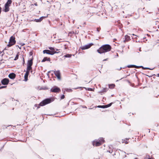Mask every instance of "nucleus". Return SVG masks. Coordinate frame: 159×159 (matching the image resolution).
<instances>
[{
  "label": "nucleus",
  "mask_w": 159,
  "mask_h": 159,
  "mask_svg": "<svg viewBox=\"0 0 159 159\" xmlns=\"http://www.w3.org/2000/svg\"><path fill=\"white\" fill-rule=\"evenodd\" d=\"M111 46L108 44L102 45L98 49L97 52L99 54L106 52L110 51L111 49Z\"/></svg>",
  "instance_id": "obj_1"
},
{
  "label": "nucleus",
  "mask_w": 159,
  "mask_h": 159,
  "mask_svg": "<svg viewBox=\"0 0 159 159\" xmlns=\"http://www.w3.org/2000/svg\"><path fill=\"white\" fill-rule=\"evenodd\" d=\"M51 98H46L41 102L39 104H35V106L37 107V108H39L40 106H43L45 105L46 104L50 103L51 102H52L53 100H51Z\"/></svg>",
  "instance_id": "obj_2"
},
{
  "label": "nucleus",
  "mask_w": 159,
  "mask_h": 159,
  "mask_svg": "<svg viewBox=\"0 0 159 159\" xmlns=\"http://www.w3.org/2000/svg\"><path fill=\"white\" fill-rule=\"evenodd\" d=\"M15 39V37L13 36H12L10 37L9 43L7 45L8 47H10L16 43V41Z\"/></svg>",
  "instance_id": "obj_3"
},
{
  "label": "nucleus",
  "mask_w": 159,
  "mask_h": 159,
  "mask_svg": "<svg viewBox=\"0 0 159 159\" xmlns=\"http://www.w3.org/2000/svg\"><path fill=\"white\" fill-rule=\"evenodd\" d=\"M50 91L53 93H59L61 91V90L58 87L54 86L51 89Z\"/></svg>",
  "instance_id": "obj_4"
},
{
  "label": "nucleus",
  "mask_w": 159,
  "mask_h": 159,
  "mask_svg": "<svg viewBox=\"0 0 159 159\" xmlns=\"http://www.w3.org/2000/svg\"><path fill=\"white\" fill-rule=\"evenodd\" d=\"M93 45V44L92 43H91L85 45L84 46L80 47V48L82 50H85L88 49L90 48Z\"/></svg>",
  "instance_id": "obj_5"
},
{
  "label": "nucleus",
  "mask_w": 159,
  "mask_h": 159,
  "mask_svg": "<svg viewBox=\"0 0 159 159\" xmlns=\"http://www.w3.org/2000/svg\"><path fill=\"white\" fill-rule=\"evenodd\" d=\"M9 82V79L8 78H4L1 81L2 84L3 85H7Z\"/></svg>",
  "instance_id": "obj_6"
},
{
  "label": "nucleus",
  "mask_w": 159,
  "mask_h": 159,
  "mask_svg": "<svg viewBox=\"0 0 159 159\" xmlns=\"http://www.w3.org/2000/svg\"><path fill=\"white\" fill-rule=\"evenodd\" d=\"M53 73L57 77V79L58 80H60L61 79V74L60 71L59 70L57 71H53Z\"/></svg>",
  "instance_id": "obj_7"
},
{
  "label": "nucleus",
  "mask_w": 159,
  "mask_h": 159,
  "mask_svg": "<svg viewBox=\"0 0 159 159\" xmlns=\"http://www.w3.org/2000/svg\"><path fill=\"white\" fill-rule=\"evenodd\" d=\"M101 142L99 141L98 140H95L93 141V146H98L101 144Z\"/></svg>",
  "instance_id": "obj_8"
},
{
  "label": "nucleus",
  "mask_w": 159,
  "mask_h": 159,
  "mask_svg": "<svg viewBox=\"0 0 159 159\" xmlns=\"http://www.w3.org/2000/svg\"><path fill=\"white\" fill-rule=\"evenodd\" d=\"M16 77V75L14 73H10L8 75V77L9 78L11 79H14Z\"/></svg>",
  "instance_id": "obj_9"
},
{
  "label": "nucleus",
  "mask_w": 159,
  "mask_h": 159,
  "mask_svg": "<svg viewBox=\"0 0 159 159\" xmlns=\"http://www.w3.org/2000/svg\"><path fill=\"white\" fill-rule=\"evenodd\" d=\"M33 57H32V58L31 59L27 61V66H32L33 65Z\"/></svg>",
  "instance_id": "obj_10"
},
{
  "label": "nucleus",
  "mask_w": 159,
  "mask_h": 159,
  "mask_svg": "<svg viewBox=\"0 0 159 159\" xmlns=\"http://www.w3.org/2000/svg\"><path fill=\"white\" fill-rule=\"evenodd\" d=\"M30 73L28 72H26L24 75V80L25 81H26L28 80V77Z\"/></svg>",
  "instance_id": "obj_11"
},
{
  "label": "nucleus",
  "mask_w": 159,
  "mask_h": 159,
  "mask_svg": "<svg viewBox=\"0 0 159 159\" xmlns=\"http://www.w3.org/2000/svg\"><path fill=\"white\" fill-rule=\"evenodd\" d=\"M66 43H65L63 44L64 46V48L65 49H68V46H69L70 44V43L68 41H66Z\"/></svg>",
  "instance_id": "obj_12"
},
{
  "label": "nucleus",
  "mask_w": 159,
  "mask_h": 159,
  "mask_svg": "<svg viewBox=\"0 0 159 159\" xmlns=\"http://www.w3.org/2000/svg\"><path fill=\"white\" fill-rule=\"evenodd\" d=\"M108 90V89L107 88H103V89L99 92V93H100L101 95L102 94V93H105Z\"/></svg>",
  "instance_id": "obj_13"
},
{
  "label": "nucleus",
  "mask_w": 159,
  "mask_h": 159,
  "mask_svg": "<svg viewBox=\"0 0 159 159\" xmlns=\"http://www.w3.org/2000/svg\"><path fill=\"white\" fill-rule=\"evenodd\" d=\"M18 3L19 6L20 7V8L22 9H24L25 8V5L23 3H22L21 2H19Z\"/></svg>",
  "instance_id": "obj_14"
},
{
  "label": "nucleus",
  "mask_w": 159,
  "mask_h": 159,
  "mask_svg": "<svg viewBox=\"0 0 159 159\" xmlns=\"http://www.w3.org/2000/svg\"><path fill=\"white\" fill-rule=\"evenodd\" d=\"M46 61H50V58L49 57L48 58L47 57H44L43 59L41 61V62H43Z\"/></svg>",
  "instance_id": "obj_15"
},
{
  "label": "nucleus",
  "mask_w": 159,
  "mask_h": 159,
  "mask_svg": "<svg viewBox=\"0 0 159 159\" xmlns=\"http://www.w3.org/2000/svg\"><path fill=\"white\" fill-rule=\"evenodd\" d=\"M127 67L129 68H139V66H137L134 65H129L127 66Z\"/></svg>",
  "instance_id": "obj_16"
},
{
  "label": "nucleus",
  "mask_w": 159,
  "mask_h": 159,
  "mask_svg": "<svg viewBox=\"0 0 159 159\" xmlns=\"http://www.w3.org/2000/svg\"><path fill=\"white\" fill-rule=\"evenodd\" d=\"M130 40V37L127 35L125 36V40L124 41V42L129 41Z\"/></svg>",
  "instance_id": "obj_17"
},
{
  "label": "nucleus",
  "mask_w": 159,
  "mask_h": 159,
  "mask_svg": "<svg viewBox=\"0 0 159 159\" xmlns=\"http://www.w3.org/2000/svg\"><path fill=\"white\" fill-rule=\"evenodd\" d=\"M9 7L7 6H6V5H5V9L4 10V11L5 12H8L9 10Z\"/></svg>",
  "instance_id": "obj_18"
},
{
  "label": "nucleus",
  "mask_w": 159,
  "mask_h": 159,
  "mask_svg": "<svg viewBox=\"0 0 159 159\" xmlns=\"http://www.w3.org/2000/svg\"><path fill=\"white\" fill-rule=\"evenodd\" d=\"M59 52H57L55 51H50L49 55H53L55 53H58Z\"/></svg>",
  "instance_id": "obj_19"
},
{
  "label": "nucleus",
  "mask_w": 159,
  "mask_h": 159,
  "mask_svg": "<svg viewBox=\"0 0 159 159\" xmlns=\"http://www.w3.org/2000/svg\"><path fill=\"white\" fill-rule=\"evenodd\" d=\"M12 2V1L11 0H8L7 2L5 3V5H6V6H10V5L11 3Z\"/></svg>",
  "instance_id": "obj_20"
},
{
  "label": "nucleus",
  "mask_w": 159,
  "mask_h": 159,
  "mask_svg": "<svg viewBox=\"0 0 159 159\" xmlns=\"http://www.w3.org/2000/svg\"><path fill=\"white\" fill-rule=\"evenodd\" d=\"M32 66H27L26 71L30 73V70H32Z\"/></svg>",
  "instance_id": "obj_21"
},
{
  "label": "nucleus",
  "mask_w": 159,
  "mask_h": 159,
  "mask_svg": "<svg viewBox=\"0 0 159 159\" xmlns=\"http://www.w3.org/2000/svg\"><path fill=\"white\" fill-rule=\"evenodd\" d=\"M50 52V50H43V52L44 54L46 53V54H49Z\"/></svg>",
  "instance_id": "obj_22"
},
{
  "label": "nucleus",
  "mask_w": 159,
  "mask_h": 159,
  "mask_svg": "<svg viewBox=\"0 0 159 159\" xmlns=\"http://www.w3.org/2000/svg\"><path fill=\"white\" fill-rule=\"evenodd\" d=\"M64 90H65V91L64 92V94L65 91H66L68 92H71L72 91V89H70L66 88Z\"/></svg>",
  "instance_id": "obj_23"
},
{
  "label": "nucleus",
  "mask_w": 159,
  "mask_h": 159,
  "mask_svg": "<svg viewBox=\"0 0 159 159\" xmlns=\"http://www.w3.org/2000/svg\"><path fill=\"white\" fill-rule=\"evenodd\" d=\"M109 88L110 89H112L114 88L115 86V85L114 84H109L108 85Z\"/></svg>",
  "instance_id": "obj_24"
},
{
  "label": "nucleus",
  "mask_w": 159,
  "mask_h": 159,
  "mask_svg": "<svg viewBox=\"0 0 159 159\" xmlns=\"http://www.w3.org/2000/svg\"><path fill=\"white\" fill-rule=\"evenodd\" d=\"M98 140L101 143H103L104 141V140L102 138H100Z\"/></svg>",
  "instance_id": "obj_25"
},
{
  "label": "nucleus",
  "mask_w": 159,
  "mask_h": 159,
  "mask_svg": "<svg viewBox=\"0 0 159 159\" xmlns=\"http://www.w3.org/2000/svg\"><path fill=\"white\" fill-rule=\"evenodd\" d=\"M72 55L70 54H66L64 55V57L66 58H70L71 57Z\"/></svg>",
  "instance_id": "obj_26"
},
{
  "label": "nucleus",
  "mask_w": 159,
  "mask_h": 159,
  "mask_svg": "<svg viewBox=\"0 0 159 159\" xmlns=\"http://www.w3.org/2000/svg\"><path fill=\"white\" fill-rule=\"evenodd\" d=\"M48 15L46 16H41V17H40L39 18V19H40V20L41 21L43 19H44L45 18H46L47 17H48Z\"/></svg>",
  "instance_id": "obj_27"
},
{
  "label": "nucleus",
  "mask_w": 159,
  "mask_h": 159,
  "mask_svg": "<svg viewBox=\"0 0 159 159\" xmlns=\"http://www.w3.org/2000/svg\"><path fill=\"white\" fill-rule=\"evenodd\" d=\"M97 107L100 108H106V107H105V105H99Z\"/></svg>",
  "instance_id": "obj_28"
},
{
  "label": "nucleus",
  "mask_w": 159,
  "mask_h": 159,
  "mask_svg": "<svg viewBox=\"0 0 159 159\" xmlns=\"http://www.w3.org/2000/svg\"><path fill=\"white\" fill-rule=\"evenodd\" d=\"M142 68V69H144V70L149 69V68H148V67H144L142 66H139V68Z\"/></svg>",
  "instance_id": "obj_29"
},
{
  "label": "nucleus",
  "mask_w": 159,
  "mask_h": 159,
  "mask_svg": "<svg viewBox=\"0 0 159 159\" xmlns=\"http://www.w3.org/2000/svg\"><path fill=\"white\" fill-rule=\"evenodd\" d=\"M144 159H152L150 157V156L148 155H146L144 157Z\"/></svg>",
  "instance_id": "obj_30"
},
{
  "label": "nucleus",
  "mask_w": 159,
  "mask_h": 159,
  "mask_svg": "<svg viewBox=\"0 0 159 159\" xmlns=\"http://www.w3.org/2000/svg\"><path fill=\"white\" fill-rule=\"evenodd\" d=\"M112 103L111 102V103H110L109 104H108L107 105H105V107H106V108H107L108 107H110V106H111Z\"/></svg>",
  "instance_id": "obj_31"
},
{
  "label": "nucleus",
  "mask_w": 159,
  "mask_h": 159,
  "mask_svg": "<svg viewBox=\"0 0 159 159\" xmlns=\"http://www.w3.org/2000/svg\"><path fill=\"white\" fill-rule=\"evenodd\" d=\"M19 56V55L18 53L16 55L15 58H14V60L16 61V60H17L18 59Z\"/></svg>",
  "instance_id": "obj_32"
},
{
  "label": "nucleus",
  "mask_w": 159,
  "mask_h": 159,
  "mask_svg": "<svg viewBox=\"0 0 159 159\" xmlns=\"http://www.w3.org/2000/svg\"><path fill=\"white\" fill-rule=\"evenodd\" d=\"M34 21L37 22H41L39 18V19H35Z\"/></svg>",
  "instance_id": "obj_33"
},
{
  "label": "nucleus",
  "mask_w": 159,
  "mask_h": 159,
  "mask_svg": "<svg viewBox=\"0 0 159 159\" xmlns=\"http://www.w3.org/2000/svg\"><path fill=\"white\" fill-rule=\"evenodd\" d=\"M49 49L51 51H55V48L53 47H49Z\"/></svg>",
  "instance_id": "obj_34"
},
{
  "label": "nucleus",
  "mask_w": 159,
  "mask_h": 159,
  "mask_svg": "<svg viewBox=\"0 0 159 159\" xmlns=\"http://www.w3.org/2000/svg\"><path fill=\"white\" fill-rule=\"evenodd\" d=\"M65 97V96L64 94L62 95H61V100H62Z\"/></svg>",
  "instance_id": "obj_35"
},
{
  "label": "nucleus",
  "mask_w": 159,
  "mask_h": 159,
  "mask_svg": "<svg viewBox=\"0 0 159 159\" xmlns=\"http://www.w3.org/2000/svg\"><path fill=\"white\" fill-rule=\"evenodd\" d=\"M33 54V52L31 51L30 52V53H29L30 56H32Z\"/></svg>",
  "instance_id": "obj_36"
},
{
  "label": "nucleus",
  "mask_w": 159,
  "mask_h": 159,
  "mask_svg": "<svg viewBox=\"0 0 159 159\" xmlns=\"http://www.w3.org/2000/svg\"><path fill=\"white\" fill-rule=\"evenodd\" d=\"M7 87L6 86H0V89H3V88H6Z\"/></svg>",
  "instance_id": "obj_37"
},
{
  "label": "nucleus",
  "mask_w": 159,
  "mask_h": 159,
  "mask_svg": "<svg viewBox=\"0 0 159 159\" xmlns=\"http://www.w3.org/2000/svg\"><path fill=\"white\" fill-rule=\"evenodd\" d=\"M53 72V71H52V70H50V71H49L48 72V74H47V75L48 76V77H49V73H50L51 72Z\"/></svg>",
  "instance_id": "obj_38"
},
{
  "label": "nucleus",
  "mask_w": 159,
  "mask_h": 159,
  "mask_svg": "<svg viewBox=\"0 0 159 159\" xmlns=\"http://www.w3.org/2000/svg\"><path fill=\"white\" fill-rule=\"evenodd\" d=\"M100 28H97V31L98 32L100 31Z\"/></svg>",
  "instance_id": "obj_39"
},
{
  "label": "nucleus",
  "mask_w": 159,
  "mask_h": 159,
  "mask_svg": "<svg viewBox=\"0 0 159 159\" xmlns=\"http://www.w3.org/2000/svg\"><path fill=\"white\" fill-rule=\"evenodd\" d=\"M112 151H113L112 150L111 151L109 150V151H107L108 152H109L110 153H111L112 152Z\"/></svg>",
  "instance_id": "obj_40"
},
{
  "label": "nucleus",
  "mask_w": 159,
  "mask_h": 159,
  "mask_svg": "<svg viewBox=\"0 0 159 159\" xmlns=\"http://www.w3.org/2000/svg\"><path fill=\"white\" fill-rule=\"evenodd\" d=\"M20 44L21 45V46H23L25 44L24 43H21Z\"/></svg>",
  "instance_id": "obj_41"
},
{
  "label": "nucleus",
  "mask_w": 159,
  "mask_h": 159,
  "mask_svg": "<svg viewBox=\"0 0 159 159\" xmlns=\"http://www.w3.org/2000/svg\"><path fill=\"white\" fill-rule=\"evenodd\" d=\"M88 90L89 91H92V89L90 88H88Z\"/></svg>",
  "instance_id": "obj_42"
},
{
  "label": "nucleus",
  "mask_w": 159,
  "mask_h": 159,
  "mask_svg": "<svg viewBox=\"0 0 159 159\" xmlns=\"http://www.w3.org/2000/svg\"><path fill=\"white\" fill-rule=\"evenodd\" d=\"M116 55L115 56V57H118V54L117 53H116Z\"/></svg>",
  "instance_id": "obj_43"
},
{
  "label": "nucleus",
  "mask_w": 159,
  "mask_h": 159,
  "mask_svg": "<svg viewBox=\"0 0 159 159\" xmlns=\"http://www.w3.org/2000/svg\"><path fill=\"white\" fill-rule=\"evenodd\" d=\"M107 59H104V60H103V61H107Z\"/></svg>",
  "instance_id": "obj_44"
},
{
  "label": "nucleus",
  "mask_w": 159,
  "mask_h": 159,
  "mask_svg": "<svg viewBox=\"0 0 159 159\" xmlns=\"http://www.w3.org/2000/svg\"><path fill=\"white\" fill-rule=\"evenodd\" d=\"M18 46L20 49H21V46H20V47H19V46Z\"/></svg>",
  "instance_id": "obj_45"
},
{
  "label": "nucleus",
  "mask_w": 159,
  "mask_h": 159,
  "mask_svg": "<svg viewBox=\"0 0 159 159\" xmlns=\"http://www.w3.org/2000/svg\"><path fill=\"white\" fill-rule=\"evenodd\" d=\"M83 108H87V107L86 106H83Z\"/></svg>",
  "instance_id": "obj_46"
},
{
  "label": "nucleus",
  "mask_w": 159,
  "mask_h": 159,
  "mask_svg": "<svg viewBox=\"0 0 159 159\" xmlns=\"http://www.w3.org/2000/svg\"><path fill=\"white\" fill-rule=\"evenodd\" d=\"M34 5H35L36 6H37V4L36 3L35 4H34Z\"/></svg>",
  "instance_id": "obj_47"
},
{
  "label": "nucleus",
  "mask_w": 159,
  "mask_h": 159,
  "mask_svg": "<svg viewBox=\"0 0 159 159\" xmlns=\"http://www.w3.org/2000/svg\"><path fill=\"white\" fill-rule=\"evenodd\" d=\"M149 70H152L153 69V68H149Z\"/></svg>",
  "instance_id": "obj_48"
},
{
  "label": "nucleus",
  "mask_w": 159,
  "mask_h": 159,
  "mask_svg": "<svg viewBox=\"0 0 159 159\" xmlns=\"http://www.w3.org/2000/svg\"><path fill=\"white\" fill-rule=\"evenodd\" d=\"M56 51H58L59 50L58 49H56Z\"/></svg>",
  "instance_id": "obj_49"
},
{
  "label": "nucleus",
  "mask_w": 159,
  "mask_h": 159,
  "mask_svg": "<svg viewBox=\"0 0 159 159\" xmlns=\"http://www.w3.org/2000/svg\"><path fill=\"white\" fill-rule=\"evenodd\" d=\"M125 143H126V144H127V143H128V142H127V141H126V142H125Z\"/></svg>",
  "instance_id": "obj_50"
},
{
  "label": "nucleus",
  "mask_w": 159,
  "mask_h": 159,
  "mask_svg": "<svg viewBox=\"0 0 159 159\" xmlns=\"http://www.w3.org/2000/svg\"><path fill=\"white\" fill-rule=\"evenodd\" d=\"M79 99H80V100H81L82 101H83V100L82 99H81L79 98Z\"/></svg>",
  "instance_id": "obj_51"
},
{
  "label": "nucleus",
  "mask_w": 159,
  "mask_h": 159,
  "mask_svg": "<svg viewBox=\"0 0 159 159\" xmlns=\"http://www.w3.org/2000/svg\"><path fill=\"white\" fill-rule=\"evenodd\" d=\"M157 76L159 77V74H157Z\"/></svg>",
  "instance_id": "obj_52"
},
{
  "label": "nucleus",
  "mask_w": 159,
  "mask_h": 159,
  "mask_svg": "<svg viewBox=\"0 0 159 159\" xmlns=\"http://www.w3.org/2000/svg\"><path fill=\"white\" fill-rule=\"evenodd\" d=\"M148 132H149H149H150V131L149 129H148Z\"/></svg>",
  "instance_id": "obj_53"
},
{
  "label": "nucleus",
  "mask_w": 159,
  "mask_h": 159,
  "mask_svg": "<svg viewBox=\"0 0 159 159\" xmlns=\"http://www.w3.org/2000/svg\"><path fill=\"white\" fill-rule=\"evenodd\" d=\"M114 155H115V153H114V154H113V156H114Z\"/></svg>",
  "instance_id": "obj_54"
},
{
  "label": "nucleus",
  "mask_w": 159,
  "mask_h": 159,
  "mask_svg": "<svg viewBox=\"0 0 159 159\" xmlns=\"http://www.w3.org/2000/svg\"><path fill=\"white\" fill-rule=\"evenodd\" d=\"M121 68L120 67L119 69V70H120L121 69Z\"/></svg>",
  "instance_id": "obj_55"
},
{
  "label": "nucleus",
  "mask_w": 159,
  "mask_h": 159,
  "mask_svg": "<svg viewBox=\"0 0 159 159\" xmlns=\"http://www.w3.org/2000/svg\"><path fill=\"white\" fill-rule=\"evenodd\" d=\"M23 59H24L23 58ZM23 61H24V63L25 62V61H24V59H23Z\"/></svg>",
  "instance_id": "obj_56"
},
{
  "label": "nucleus",
  "mask_w": 159,
  "mask_h": 159,
  "mask_svg": "<svg viewBox=\"0 0 159 159\" xmlns=\"http://www.w3.org/2000/svg\"><path fill=\"white\" fill-rule=\"evenodd\" d=\"M132 35H134V34H132Z\"/></svg>",
  "instance_id": "obj_57"
},
{
  "label": "nucleus",
  "mask_w": 159,
  "mask_h": 159,
  "mask_svg": "<svg viewBox=\"0 0 159 159\" xmlns=\"http://www.w3.org/2000/svg\"><path fill=\"white\" fill-rule=\"evenodd\" d=\"M134 159H138L137 158H135Z\"/></svg>",
  "instance_id": "obj_58"
},
{
  "label": "nucleus",
  "mask_w": 159,
  "mask_h": 159,
  "mask_svg": "<svg viewBox=\"0 0 159 159\" xmlns=\"http://www.w3.org/2000/svg\"><path fill=\"white\" fill-rule=\"evenodd\" d=\"M126 157V155H125V157Z\"/></svg>",
  "instance_id": "obj_59"
}]
</instances>
